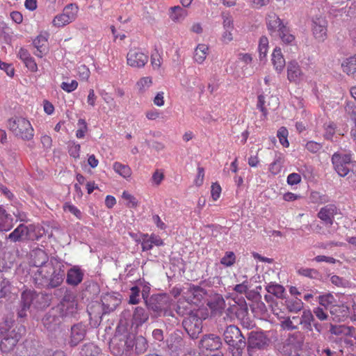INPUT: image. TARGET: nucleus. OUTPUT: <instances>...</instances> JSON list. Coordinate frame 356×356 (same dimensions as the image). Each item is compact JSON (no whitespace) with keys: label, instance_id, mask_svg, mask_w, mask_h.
Returning a JSON list of instances; mask_svg holds the SVG:
<instances>
[{"label":"nucleus","instance_id":"2f4dec72","mask_svg":"<svg viewBox=\"0 0 356 356\" xmlns=\"http://www.w3.org/2000/svg\"><path fill=\"white\" fill-rule=\"evenodd\" d=\"M169 16L174 22L180 23L188 16V11L179 6L171 7L169 9Z\"/></svg>","mask_w":356,"mask_h":356},{"label":"nucleus","instance_id":"7c9ffc66","mask_svg":"<svg viewBox=\"0 0 356 356\" xmlns=\"http://www.w3.org/2000/svg\"><path fill=\"white\" fill-rule=\"evenodd\" d=\"M194 309L195 306L191 302L183 297L179 299L176 307V312L179 315H191Z\"/></svg>","mask_w":356,"mask_h":356},{"label":"nucleus","instance_id":"2eb2a0df","mask_svg":"<svg viewBox=\"0 0 356 356\" xmlns=\"http://www.w3.org/2000/svg\"><path fill=\"white\" fill-rule=\"evenodd\" d=\"M86 334V325L82 323L74 325L71 328L70 343L75 346L82 341Z\"/></svg>","mask_w":356,"mask_h":356},{"label":"nucleus","instance_id":"774afa93","mask_svg":"<svg viewBox=\"0 0 356 356\" xmlns=\"http://www.w3.org/2000/svg\"><path fill=\"white\" fill-rule=\"evenodd\" d=\"M164 179L163 172L160 170H156L152 175V180L154 184L159 186Z\"/></svg>","mask_w":356,"mask_h":356},{"label":"nucleus","instance_id":"1a4fd4ad","mask_svg":"<svg viewBox=\"0 0 356 356\" xmlns=\"http://www.w3.org/2000/svg\"><path fill=\"white\" fill-rule=\"evenodd\" d=\"M40 298V295L35 292L29 290L22 293L20 309L18 310L17 316L19 318H24L26 316V311L29 309L31 305L35 307L37 305V300Z\"/></svg>","mask_w":356,"mask_h":356},{"label":"nucleus","instance_id":"4be33fe9","mask_svg":"<svg viewBox=\"0 0 356 356\" xmlns=\"http://www.w3.org/2000/svg\"><path fill=\"white\" fill-rule=\"evenodd\" d=\"M267 344V339L261 332H251L248 338V348H262Z\"/></svg>","mask_w":356,"mask_h":356},{"label":"nucleus","instance_id":"de8ad7c7","mask_svg":"<svg viewBox=\"0 0 356 356\" xmlns=\"http://www.w3.org/2000/svg\"><path fill=\"white\" fill-rule=\"evenodd\" d=\"M287 308L291 312L297 313L302 310L303 307V302L300 299L289 300L287 302Z\"/></svg>","mask_w":356,"mask_h":356},{"label":"nucleus","instance_id":"ea45409f","mask_svg":"<svg viewBox=\"0 0 356 356\" xmlns=\"http://www.w3.org/2000/svg\"><path fill=\"white\" fill-rule=\"evenodd\" d=\"M152 85V78L151 76H144L140 78L136 83V88L140 93L145 92Z\"/></svg>","mask_w":356,"mask_h":356},{"label":"nucleus","instance_id":"338daca9","mask_svg":"<svg viewBox=\"0 0 356 356\" xmlns=\"http://www.w3.org/2000/svg\"><path fill=\"white\" fill-rule=\"evenodd\" d=\"M0 69L3 70L8 76L10 77L14 76L15 70L11 64L3 62L0 60Z\"/></svg>","mask_w":356,"mask_h":356},{"label":"nucleus","instance_id":"9b49d317","mask_svg":"<svg viewBox=\"0 0 356 356\" xmlns=\"http://www.w3.org/2000/svg\"><path fill=\"white\" fill-rule=\"evenodd\" d=\"M148 56L138 48L131 49L127 56V64L136 68L143 67L148 62Z\"/></svg>","mask_w":356,"mask_h":356},{"label":"nucleus","instance_id":"4c0bfd02","mask_svg":"<svg viewBox=\"0 0 356 356\" xmlns=\"http://www.w3.org/2000/svg\"><path fill=\"white\" fill-rule=\"evenodd\" d=\"M113 170L115 172L125 179L129 178L132 172L131 168L128 165L122 164L119 162L114 163Z\"/></svg>","mask_w":356,"mask_h":356},{"label":"nucleus","instance_id":"13d9d810","mask_svg":"<svg viewBox=\"0 0 356 356\" xmlns=\"http://www.w3.org/2000/svg\"><path fill=\"white\" fill-rule=\"evenodd\" d=\"M335 124L333 122H329L325 124L324 137L327 140H332L335 133Z\"/></svg>","mask_w":356,"mask_h":356},{"label":"nucleus","instance_id":"09e8293b","mask_svg":"<svg viewBox=\"0 0 356 356\" xmlns=\"http://www.w3.org/2000/svg\"><path fill=\"white\" fill-rule=\"evenodd\" d=\"M310 200L313 203L323 204L329 201L328 197L319 192L314 191L310 194Z\"/></svg>","mask_w":356,"mask_h":356},{"label":"nucleus","instance_id":"3c124183","mask_svg":"<svg viewBox=\"0 0 356 356\" xmlns=\"http://www.w3.org/2000/svg\"><path fill=\"white\" fill-rule=\"evenodd\" d=\"M236 261V257L233 252H227L221 259L220 263L225 266H232Z\"/></svg>","mask_w":356,"mask_h":356},{"label":"nucleus","instance_id":"7ed1b4c3","mask_svg":"<svg viewBox=\"0 0 356 356\" xmlns=\"http://www.w3.org/2000/svg\"><path fill=\"white\" fill-rule=\"evenodd\" d=\"M354 330L355 329L350 326L330 325V333L341 337L340 353L341 355H344V353L346 352V349L350 352L356 348V335L353 333Z\"/></svg>","mask_w":356,"mask_h":356},{"label":"nucleus","instance_id":"aec40b11","mask_svg":"<svg viewBox=\"0 0 356 356\" xmlns=\"http://www.w3.org/2000/svg\"><path fill=\"white\" fill-rule=\"evenodd\" d=\"M327 22L323 18H316L313 21V33L318 40H324L327 32Z\"/></svg>","mask_w":356,"mask_h":356},{"label":"nucleus","instance_id":"a878e982","mask_svg":"<svg viewBox=\"0 0 356 356\" xmlns=\"http://www.w3.org/2000/svg\"><path fill=\"white\" fill-rule=\"evenodd\" d=\"M271 61L275 71L277 73H281L286 65V62L280 48L276 47L273 50Z\"/></svg>","mask_w":356,"mask_h":356},{"label":"nucleus","instance_id":"a18cd8bd","mask_svg":"<svg viewBox=\"0 0 356 356\" xmlns=\"http://www.w3.org/2000/svg\"><path fill=\"white\" fill-rule=\"evenodd\" d=\"M282 167V156L281 154L276 155L274 161L269 166V170L271 173L276 175L281 171Z\"/></svg>","mask_w":356,"mask_h":356},{"label":"nucleus","instance_id":"6e6552de","mask_svg":"<svg viewBox=\"0 0 356 356\" xmlns=\"http://www.w3.org/2000/svg\"><path fill=\"white\" fill-rule=\"evenodd\" d=\"M79 7L74 3L67 5L63 12L54 17L52 20L53 26L63 27L74 22L78 15Z\"/></svg>","mask_w":356,"mask_h":356},{"label":"nucleus","instance_id":"8fccbe9b","mask_svg":"<svg viewBox=\"0 0 356 356\" xmlns=\"http://www.w3.org/2000/svg\"><path fill=\"white\" fill-rule=\"evenodd\" d=\"M77 125L79 128L76 131V136L78 138H83L88 131V124L85 120L79 119Z\"/></svg>","mask_w":356,"mask_h":356},{"label":"nucleus","instance_id":"473e14b6","mask_svg":"<svg viewBox=\"0 0 356 356\" xmlns=\"http://www.w3.org/2000/svg\"><path fill=\"white\" fill-rule=\"evenodd\" d=\"M122 338L115 337L111 339L110 343V348L111 352L115 355H122L126 353V348L124 347Z\"/></svg>","mask_w":356,"mask_h":356},{"label":"nucleus","instance_id":"c03bdc74","mask_svg":"<svg viewBox=\"0 0 356 356\" xmlns=\"http://www.w3.org/2000/svg\"><path fill=\"white\" fill-rule=\"evenodd\" d=\"M11 285L8 280L3 279L0 282V299L7 298L11 293Z\"/></svg>","mask_w":356,"mask_h":356},{"label":"nucleus","instance_id":"9d476101","mask_svg":"<svg viewBox=\"0 0 356 356\" xmlns=\"http://www.w3.org/2000/svg\"><path fill=\"white\" fill-rule=\"evenodd\" d=\"M287 79L290 82L300 84L307 78L302 68L296 60L289 61L287 64Z\"/></svg>","mask_w":356,"mask_h":356},{"label":"nucleus","instance_id":"f8f14e48","mask_svg":"<svg viewBox=\"0 0 356 356\" xmlns=\"http://www.w3.org/2000/svg\"><path fill=\"white\" fill-rule=\"evenodd\" d=\"M204 296V290L199 286H187L183 291V298L191 302L194 306L201 302Z\"/></svg>","mask_w":356,"mask_h":356},{"label":"nucleus","instance_id":"bb28decb","mask_svg":"<svg viewBox=\"0 0 356 356\" xmlns=\"http://www.w3.org/2000/svg\"><path fill=\"white\" fill-rule=\"evenodd\" d=\"M104 313L113 311L120 303V300L113 295L106 294L102 298Z\"/></svg>","mask_w":356,"mask_h":356},{"label":"nucleus","instance_id":"bf43d9fd","mask_svg":"<svg viewBox=\"0 0 356 356\" xmlns=\"http://www.w3.org/2000/svg\"><path fill=\"white\" fill-rule=\"evenodd\" d=\"M162 61V57L158 51L152 54L151 64L154 70H158L161 66Z\"/></svg>","mask_w":356,"mask_h":356},{"label":"nucleus","instance_id":"c85d7f7f","mask_svg":"<svg viewBox=\"0 0 356 356\" xmlns=\"http://www.w3.org/2000/svg\"><path fill=\"white\" fill-rule=\"evenodd\" d=\"M332 318L335 321H343L349 314L348 308L344 305H334L330 309Z\"/></svg>","mask_w":356,"mask_h":356},{"label":"nucleus","instance_id":"a211bd4d","mask_svg":"<svg viewBox=\"0 0 356 356\" xmlns=\"http://www.w3.org/2000/svg\"><path fill=\"white\" fill-rule=\"evenodd\" d=\"M142 249L143 251H147L151 249L155 245V246H161L163 245V242L162 239L160 238V236L156 235V234H143L142 235Z\"/></svg>","mask_w":356,"mask_h":356},{"label":"nucleus","instance_id":"49530a36","mask_svg":"<svg viewBox=\"0 0 356 356\" xmlns=\"http://www.w3.org/2000/svg\"><path fill=\"white\" fill-rule=\"evenodd\" d=\"M288 135V130L284 127H280L277 131V136L279 138L280 143L284 147H288L289 146V143L287 139Z\"/></svg>","mask_w":356,"mask_h":356},{"label":"nucleus","instance_id":"79ce46f5","mask_svg":"<svg viewBox=\"0 0 356 356\" xmlns=\"http://www.w3.org/2000/svg\"><path fill=\"white\" fill-rule=\"evenodd\" d=\"M318 300L319 305L323 307L325 309L328 308L330 309L335 301L334 297L330 293L319 296Z\"/></svg>","mask_w":356,"mask_h":356},{"label":"nucleus","instance_id":"58836bf2","mask_svg":"<svg viewBox=\"0 0 356 356\" xmlns=\"http://www.w3.org/2000/svg\"><path fill=\"white\" fill-rule=\"evenodd\" d=\"M266 291L277 297V298H283L284 294V288L278 284L270 283L266 287Z\"/></svg>","mask_w":356,"mask_h":356},{"label":"nucleus","instance_id":"0eeeda50","mask_svg":"<svg viewBox=\"0 0 356 356\" xmlns=\"http://www.w3.org/2000/svg\"><path fill=\"white\" fill-rule=\"evenodd\" d=\"M148 308L154 312L157 315H170L171 300L164 294L152 296L148 300H145Z\"/></svg>","mask_w":356,"mask_h":356},{"label":"nucleus","instance_id":"e433bc0d","mask_svg":"<svg viewBox=\"0 0 356 356\" xmlns=\"http://www.w3.org/2000/svg\"><path fill=\"white\" fill-rule=\"evenodd\" d=\"M10 218L6 213L5 209L0 206V231H8L11 229L12 225L9 222Z\"/></svg>","mask_w":356,"mask_h":356},{"label":"nucleus","instance_id":"f03ea898","mask_svg":"<svg viewBox=\"0 0 356 356\" xmlns=\"http://www.w3.org/2000/svg\"><path fill=\"white\" fill-rule=\"evenodd\" d=\"M32 256L34 257L33 264L38 268L33 277L34 282L38 286H44L49 282L53 264L47 261V255L41 250L35 251Z\"/></svg>","mask_w":356,"mask_h":356},{"label":"nucleus","instance_id":"20e7f679","mask_svg":"<svg viewBox=\"0 0 356 356\" xmlns=\"http://www.w3.org/2000/svg\"><path fill=\"white\" fill-rule=\"evenodd\" d=\"M223 335L232 356H241L246 343L240 330L235 325H229L225 330Z\"/></svg>","mask_w":356,"mask_h":356},{"label":"nucleus","instance_id":"412c9836","mask_svg":"<svg viewBox=\"0 0 356 356\" xmlns=\"http://www.w3.org/2000/svg\"><path fill=\"white\" fill-rule=\"evenodd\" d=\"M62 316L71 315L76 309V303L70 296H65L58 305Z\"/></svg>","mask_w":356,"mask_h":356},{"label":"nucleus","instance_id":"a19ab883","mask_svg":"<svg viewBox=\"0 0 356 356\" xmlns=\"http://www.w3.org/2000/svg\"><path fill=\"white\" fill-rule=\"evenodd\" d=\"M100 353V348L94 343L86 344L82 348V354L84 356H99Z\"/></svg>","mask_w":356,"mask_h":356},{"label":"nucleus","instance_id":"39448f33","mask_svg":"<svg viewBox=\"0 0 356 356\" xmlns=\"http://www.w3.org/2000/svg\"><path fill=\"white\" fill-rule=\"evenodd\" d=\"M8 126L16 137L24 140H30L33 138V128L31 122L24 118L17 117L10 119Z\"/></svg>","mask_w":356,"mask_h":356},{"label":"nucleus","instance_id":"680f3d73","mask_svg":"<svg viewBox=\"0 0 356 356\" xmlns=\"http://www.w3.org/2000/svg\"><path fill=\"white\" fill-rule=\"evenodd\" d=\"M234 29H223V32L221 36V40L225 44H228L232 42L234 39L233 32Z\"/></svg>","mask_w":356,"mask_h":356},{"label":"nucleus","instance_id":"423d86ee","mask_svg":"<svg viewBox=\"0 0 356 356\" xmlns=\"http://www.w3.org/2000/svg\"><path fill=\"white\" fill-rule=\"evenodd\" d=\"M332 162L338 175L346 176L350 171L356 170V161H352L351 154L334 153L332 156Z\"/></svg>","mask_w":356,"mask_h":356},{"label":"nucleus","instance_id":"052dcab7","mask_svg":"<svg viewBox=\"0 0 356 356\" xmlns=\"http://www.w3.org/2000/svg\"><path fill=\"white\" fill-rule=\"evenodd\" d=\"M63 208L65 211H68V212L72 213L77 218H79V219L81 218L82 213H81V211L77 207L74 206L73 204H71L70 203H65Z\"/></svg>","mask_w":356,"mask_h":356},{"label":"nucleus","instance_id":"dca6fc26","mask_svg":"<svg viewBox=\"0 0 356 356\" xmlns=\"http://www.w3.org/2000/svg\"><path fill=\"white\" fill-rule=\"evenodd\" d=\"M83 275L84 271L79 266H74L68 270L66 282L70 285L77 286L82 282Z\"/></svg>","mask_w":356,"mask_h":356},{"label":"nucleus","instance_id":"6e6d98bb","mask_svg":"<svg viewBox=\"0 0 356 356\" xmlns=\"http://www.w3.org/2000/svg\"><path fill=\"white\" fill-rule=\"evenodd\" d=\"M312 313L321 321H326L329 318L327 313L321 307L314 308Z\"/></svg>","mask_w":356,"mask_h":356},{"label":"nucleus","instance_id":"c9c22d12","mask_svg":"<svg viewBox=\"0 0 356 356\" xmlns=\"http://www.w3.org/2000/svg\"><path fill=\"white\" fill-rule=\"evenodd\" d=\"M277 36L286 44L293 45L295 44V36L291 33L289 29L286 26L281 30Z\"/></svg>","mask_w":356,"mask_h":356},{"label":"nucleus","instance_id":"864d4df0","mask_svg":"<svg viewBox=\"0 0 356 356\" xmlns=\"http://www.w3.org/2000/svg\"><path fill=\"white\" fill-rule=\"evenodd\" d=\"M69 154L71 156H72L74 159L79 158L80 156V151H81V146L79 144L72 142L69 145Z\"/></svg>","mask_w":356,"mask_h":356},{"label":"nucleus","instance_id":"0e129e2a","mask_svg":"<svg viewBox=\"0 0 356 356\" xmlns=\"http://www.w3.org/2000/svg\"><path fill=\"white\" fill-rule=\"evenodd\" d=\"M322 147L323 145L321 143L312 140L307 142L305 145V148L312 153H317Z\"/></svg>","mask_w":356,"mask_h":356},{"label":"nucleus","instance_id":"72a5a7b5","mask_svg":"<svg viewBox=\"0 0 356 356\" xmlns=\"http://www.w3.org/2000/svg\"><path fill=\"white\" fill-rule=\"evenodd\" d=\"M268 49V39L266 36H261L259 39L258 52L259 60L264 64L266 61V56Z\"/></svg>","mask_w":356,"mask_h":356},{"label":"nucleus","instance_id":"4468645a","mask_svg":"<svg viewBox=\"0 0 356 356\" xmlns=\"http://www.w3.org/2000/svg\"><path fill=\"white\" fill-rule=\"evenodd\" d=\"M266 24L268 30L272 36H277L281 30L286 26L274 13H270L266 17Z\"/></svg>","mask_w":356,"mask_h":356},{"label":"nucleus","instance_id":"e2e57ef3","mask_svg":"<svg viewBox=\"0 0 356 356\" xmlns=\"http://www.w3.org/2000/svg\"><path fill=\"white\" fill-rule=\"evenodd\" d=\"M78 87V82L75 80L71 81V82H63L60 85V88L67 92H71L75 90Z\"/></svg>","mask_w":356,"mask_h":356},{"label":"nucleus","instance_id":"6ab92c4d","mask_svg":"<svg viewBox=\"0 0 356 356\" xmlns=\"http://www.w3.org/2000/svg\"><path fill=\"white\" fill-rule=\"evenodd\" d=\"M31 227L20 224L8 236V238L13 242H17L26 240L29 238Z\"/></svg>","mask_w":356,"mask_h":356},{"label":"nucleus","instance_id":"ddd939ff","mask_svg":"<svg viewBox=\"0 0 356 356\" xmlns=\"http://www.w3.org/2000/svg\"><path fill=\"white\" fill-rule=\"evenodd\" d=\"M339 213V210L334 204H327L322 207L318 213V217L325 225H332L334 218Z\"/></svg>","mask_w":356,"mask_h":356},{"label":"nucleus","instance_id":"5fc2aeb1","mask_svg":"<svg viewBox=\"0 0 356 356\" xmlns=\"http://www.w3.org/2000/svg\"><path fill=\"white\" fill-rule=\"evenodd\" d=\"M140 289L138 286H133L131 289V294L129 296V303L132 305L138 304L140 301L139 298Z\"/></svg>","mask_w":356,"mask_h":356},{"label":"nucleus","instance_id":"393cba45","mask_svg":"<svg viewBox=\"0 0 356 356\" xmlns=\"http://www.w3.org/2000/svg\"><path fill=\"white\" fill-rule=\"evenodd\" d=\"M341 69L348 76L356 79V54L343 60Z\"/></svg>","mask_w":356,"mask_h":356},{"label":"nucleus","instance_id":"5701e85b","mask_svg":"<svg viewBox=\"0 0 356 356\" xmlns=\"http://www.w3.org/2000/svg\"><path fill=\"white\" fill-rule=\"evenodd\" d=\"M293 319L296 320L297 324L302 325L304 329L309 331L312 330V323L314 322V318L310 309H305L300 318L298 316H293Z\"/></svg>","mask_w":356,"mask_h":356},{"label":"nucleus","instance_id":"37998d69","mask_svg":"<svg viewBox=\"0 0 356 356\" xmlns=\"http://www.w3.org/2000/svg\"><path fill=\"white\" fill-rule=\"evenodd\" d=\"M122 197L126 201V206L129 208H136L138 205V201L136 197L124 191L122 194Z\"/></svg>","mask_w":356,"mask_h":356},{"label":"nucleus","instance_id":"69168bd1","mask_svg":"<svg viewBox=\"0 0 356 356\" xmlns=\"http://www.w3.org/2000/svg\"><path fill=\"white\" fill-rule=\"evenodd\" d=\"M345 110L356 125V106L351 102H348L345 107Z\"/></svg>","mask_w":356,"mask_h":356},{"label":"nucleus","instance_id":"f3484780","mask_svg":"<svg viewBox=\"0 0 356 356\" xmlns=\"http://www.w3.org/2000/svg\"><path fill=\"white\" fill-rule=\"evenodd\" d=\"M200 343L203 348L209 350H218L222 346L220 338L212 334L205 335L202 339Z\"/></svg>","mask_w":356,"mask_h":356},{"label":"nucleus","instance_id":"b1692460","mask_svg":"<svg viewBox=\"0 0 356 356\" xmlns=\"http://www.w3.org/2000/svg\"><path fill=\"white\" fill-rule=\"evenodd\" d=\"M51 271V273H49V282L44 286L54 288L59 286L63 282L64 271L61 270L60 267L55 268L54 265H52V270Z\"/></svg>","mask_w":356,"mask_h":356},{"label":"nucleus","instance_id":"cd10ccee","mask_svg":"<svg viewBox=\"0 0 356 356\" xmlns=\"http://www.w3.org/2000/svg\"><path fill=\"white\" fill-rule=\"evenodd\" d=\"M209 53V46L205 44H199L194 49L193 60L195 63L203 64Z\"/></svg>","mask_w":356,"mask_h":356},{"label":"nucleus","instance_id":"4d7b16f0","mask_svg":"<svg viewBox=\"0 0 356 356\" xmlns=\"http://www.w3.org/2000/svg\"><path fill=\"white\" fill-rule=\"evenodd\" d=\"M209 307L216 312H220L225 307V301L221 298H217L215 302H211L209 303Z\"/></svg>","mask_w":356,"mask_h":356},{"label":"nucleus","instance_id":"f704fd0d","mask_svg":"<svg viewBox=\"0 0 356 356\" xmlns=\"http://www.w3.org/2000/svg\"><path fill=\"white\" fill-rule=\"evenodd\" d=\"M149 318V314L143 307H138L135 309L133 321L137 326L141 325Z\"/></svg>","mask_w":356,"mask_h":356},{"label":"nucleus","instance_id":"f257e3e1","mask_svg":"<svg viewBox=\"0 0 356 356\" xmlns=\"http://www.w3.org/2000/svg\"><path fill=\"white\" fill-rule=\"evenodd\" d=\"M22 325L15 326L13 316H7L0 324V349L3 353L13 351L24 332Z\"/></svg>","mask_w":356,"mask_h":356},{"label":"nucleus","instance_id":"c756f323","mask_svg":"<svg viewBox=\"0 0 356 356\" xmlns=\"http://www.w3.org/2000/svg\"><path fill=\"white\" fill-rule=\"evenodd\" d=\"M34 47L36 48L35 54L36 56L42 58L47 51V38L45 35H39L33 40Z\"/></svg>","mask_w":356,"mask_h":356},{"label":"nucleus","instance_id":"603ef678","mask_svg":"<svg viewBox=\"0 0 356 356\" xmlns=\"http://www.w3.org/2000/svg\"><path fill=\"white\" fill-rule=\"evenodd\" d=\"M299 324H297L296 322V320L293 319V317L291 318H286L284 321H282L281 325L284 329L288 330H293L298 329V325Z\"/></svg>","mask_w":356,"mask_h":356}]
</instances>
